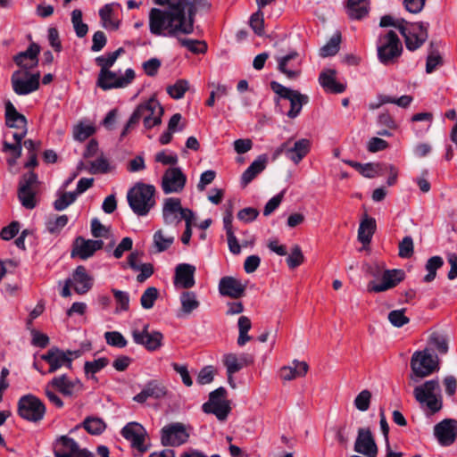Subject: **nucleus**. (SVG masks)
Masks as SVG:
<instances>
[{
	"label": "nucleus",
	"instance_id": "nucleus-1",
	"mask_svg": "<svg viewBox=\"0 0 457 457\" xmlns=\"http://www.w3.org/2000/svg\"><path fill=\"white\" fill-rule=\"evenodd\" d=\"M162 10L152 8L149 12V29L154 36H176L191 34L194 31V7L189 9V17L182 8Z\"/></svg>",
	"mask_w": 457,
	"mask_h": 457
},
{
	"label": "nucleus",
	"instance_id": "nucleus-2",
	"mask_svg": "<svg viewBox=\"0 0 457 457\" xmlns=\"http://www.w3.org/2000/svg\"><path fill=\"white\" fill-rule=\"evenodd\" d=\"M163 112L162 106L155 97H151L138 104L125 125L120 137H126L129 129L138 124L141 120L146 129L159 126L162 123Z\"/></svg>",
	"mask_w": 457,
	"mask_h": 457
},
{
	"label": "nucleus",
	"instance_id": "nucleus-3",
	"mask_svg": "<svg viewBox=\"0 0 457 457\" xmlns=\"http://www.w3.org/2000/svg\"><path fill=\"white\" fill-rule=\"evenodd\" d=\"M155 187L153 185L137 183L131 187L127 199L129 207L138 216H145L155 205Z\"/></svg>",
	"mask_w": 457,
	"mask_h": 457
},
{
	"label": "nucleus",
	"instance_id": "nucleus-4",
	"mask_svg": "<svg viewBox=\"0 0 457 457\" xmlns=\"http://www.w3.org/2000/svg\"><path fill=\"white\" fill-rule=\"evenodd\" d=\"M415 400L426 406L431 413L438 412L443 408L441 387L437 379H431L417 386L413 390Z\"/></svg>",
	"mask_w": 457,
	"mask_h": 457
},
{
	"label": "nucleus",
	"instance_id": "nucleus-5",
	"mask_svg": "<svg viewBox=\"0 0 457 457\" xmlns=\"http://www.w3.org/2000/svg\"><path fill=\"white\" fill-rule=\"evenodd\" d=\"M411 369L412 374L410 378L417 382L418 379L426 378L439 369L438 358L432 355L428 349L417 351L411 356Z\"/></svg>",
	"mask_w": 457,
	"mask_h": 457
},
{
	"label": "nucleus",
	"instance_id": "nucleus-6",
	"mask_svg": "<svg viewBox=\"0 0 457 457\" xmlns=\"http://www.w3.org/2000/svg\"><path fill=\"white\" fill-rule=\"evenodd\" d=\"M428 23L416 22L410 23L403 21L398 24V30L404 37L405 46L408 50L414 51L420 48L428 39Z\"/></svg>",
	"mask_w": 457,
	"mask_h": 457
},
{
	"label": "nucleus",
	"instance_id": "nucleus-7",
	"mask_svg": "<svg viewBox=\"0 0 457 457\" xmlns=\"http://www.w3.org/2000/svg\"><path fill=\"white\" fill-rule=\"evenodd\" d=\"M403 51L402 43L393 30L380 36L378 45V57L380 62L385 65L393 63L395 59L398 58Z\"/></svg>",
	"mask_w": 457,
	"mask_h": 457
},
{
	"label": "nucleus",
	"instance_id": "nucleus-8",
	"mask_svg": "<svg viewBox=\"0 0 457 457\" xmlns=\"http://www.w3.org/2000/svg\"><path fill=\"white\" fill-rule=\"evenodd\" d=\"M46 411L44 403L34 395H25L18 401L19 416L29 422L36 423L42 420Z\"/></svg>",
	"mask_w": 457,
	"mask_h": 457
},
{
	"label": "nucleus",
	"instance_id": "nucleus-9",
	"mask_svg": "<svg viewBox=\"0 0 457 457\" xmlns=\"http://www.w3.org/2000/svg\"><path fill=\"white\" fill-rule=\"evenodd\" d=\"M162 219L167 226H177L182 220L194 219V212L188 208H183L181 200L178 197H169L162 205Z\"/></svg>",
	"mask_w": 457,
	"mask_h": 457
},
{
	"label": "nucleus",
	"instance_id": "nucleus-10",
	"mask_svg": "<svg viewBox=\"0 0 457 457\" xmlns=\"http://www.w3.org/2000/svg\"><path fill=\"white\" fill-rule=\"evenodd\" d=\"M81 355V351H63L56 346L50 348L41 359L49 364L48 373H54L62 367L72 369L73 360Z\"/></svg>",
	"mask_w": 457,
	"mask_h": 457
},
{
	"label": "nucleus",
	"instance_id": "nucleus-11",
	"mask_svg": "<svg viewBox=\"0 0 457 457\" xmlns=\"http://www.w3.org/2000/svg\"><path fill=\"white\" fill-rule=\"evenodd\" d=\"M205 413H212L219 420H225L231 411L229 401L227 400V390L220 386L209 395L208 402L203 404Z\"/></svg>",
	"mask_w": 457,
	"mask_h": 457
},
{
	"label": "nucleus",
	"instance_id": "nucleus-12",
	"mask_svg": "<svg viewBox=\"0 0 457 457\" xmlns=\"http://www.w3.org/2000/svg\"><path fill=\"white\" fill-rule=\"evenodd\" d=\"M270 87L279 97L290 102V110L287 112V116L291 119L297 117L301 112L303 105L309 102V97L306 95H303L297 90L290 89L277 81H271Z\"/></svg>",
	"mask_w": 457,
	"mask_h": 457
},
{
	"label": "nucleus",
	"instance_id": "nucleus-13",
	"mask_svg": "<svg viewBox=\"0 0 457 457\" xmlns=\"http://www.w3.org/2000/svg\"><path fill=\"white\" fill-rule=\"evenodd\" d=\"M134 78L135 72L132 69H127L124 76H118L115 72L111 71L110 70L100 71L96 85L103 90L124 87L131 83Z\"/></svg>",
	"mask_w": 457,
	"mask_h": 457
},
{
	"label": "nucleus",
	"instance_id": "nucleus-14",
	"mask_svg": "<svg viewBox=\"0 0 457 457\" xmlns=\"http://www.w3.org/2000/svg\"><path fill=\"white\" fill-rule=\"evenodd\" d=\"M278 71L284 74L288 79L295 80L302 74V60L296 51L282 56H276Z\"/></svg>",
	"mask_w": 457,
	"mask_h": 457
},
{
	"label": "nucleus",
	"instance_id": "nucleus-15",
	"mask_svg": "<svg viewBox=\"0 0 457 457\" xmlns=\"http://www.w3.org/2000/svg\"><path fill=\"white\" fill-rule=\"evenodd\" d=\"M187 182V177L180 168H168L162 178V189L164 194L180 193Z\"/></svg>",
	"mask_w": 457,
	"mask_h": 457
},
{
	"label": "nucleus",
	"instance_id": "nucleus-16",
	"mask_svg": "<svg viewBox=\"0 0 457 457\" xmlns=\"http://www.w3.org/2000/svg\"><path fill=\"white\" fill-rule=\"evenodd\" d=\"M189 437L182 423H172L162 428L161 442L164 446H179L185 444Z\"/></svg>",
	"mask_w": 457,
	"mask_h": 457
},
{
	"label": "nucleus",
	"instance_id": "nucleus-17",
	"mask_svg": "<svg viewBox=\"0 0 457 457\" xmlns=\"http://www.w3.org/2000/svg\"><path fill=\"white\" fill-rule=\"evenodd\" d=\"M5 124L9 128L16 129L12 134L14 140H22L27 134V119L18 112L14 105L7 101L5 103Z\"/></svg>",
	"mask_w": 457,
	"mask_h": 457
},
{
	"label": "nucleus",
	"instance_id": "nucleus-18",
	"mask_svg": "<svg viewBox=\"0 0 457 457\" xmlns=\"http://www.w3.org/2000/svg\"><path fill=\"white\" fill-rule=\"evenodd\" d=\"M122 436L130 442L131 446L143 453L147 451L145 445L147 432L145 428L137 422H129L121 429Z\"/></svg>",
	"mask_w": 457,
	"mask_h": 457
},
{
	"label": "nucleus",
	"instance_id": "nucleus-19",
	"mask_svg": "<svg viewBox=\"0 0 457 457\" xmlns=\"http://www.w3.org/2000/svg\"><path fill=\"white\" fill-rule=\"evenodd\" d=\"M404 278V272L402 270H386L382 275V281L377 283L370 281L367 285V291L370 293H381L396 287Z\"/></svg>",
	"mask_w": 457,
	"mask_h": 457
},
{
	"label": "nucleus",
	"instance_id": "nucleus-20",
	"mask_svg": "<svg viewBox=\"0 0 457 457\" xmlns=\"http://www.w3.org/2000/svg\"><path fill=\"white\" fill-rule=\"evenodd\" d=\"M149 325L144 326L142 330L134 329L132 337L136 344L145 346L148 351H155L162 346L163 336L159 331H148Z\"/></svg>",
	"mask_w": 457,
	"mask_h": 457
},
{
	"label": "nucleus",
	"instance_id": "nucleus-21",
	"mask_svg": "<svg viewBox=\"0 0 457 457\" xmlns=\"http://www.w3.org/2000/svg\"><path fill=\"white\" fill-rule=\"evenodd\" d=\"M104 242L102 240L85 239L82 237H78L72 245L71 257H79L81 260H87L93 256L94 253L102 249Z\"/></svg>",
	"mask_w": 457,
	"mask_h": 457
},
{
	"label": "nucleus",
	"instance_id": "nucleus-22",
	"mask_svg": "<svg viewBox=\"0 0 457 457\" xmlns=\"http://www.w3.org/2000/svg\"><path fill=\"white\" fill-rule=\"evenodd\" d=\"M354 451L367 457H376L378 447L370 428H361L354 443Z\"/></svg>",
	"mask_w": 457,
	"mask_h": 457
},
{
	"label": "nucleus",
	"instance_id": "nucleus-23",
	"mask_svg": "<svg viewBox=\"0 0 457 457\" xmlns=\"http://www.w3.org/2000/svg\"><path fill=\"white\" fill-rule=\"evenodd\" d=\"M21 71H16L12 75V86L17 95H28L36 91L39 87V72L30 74L27 79L21 78Z\"/></svg>",
	"mask_w": 457,
	"mask_h": 457
},
{
	"label": "nucleus",
	"instance_id": "nucleus-24",
	"mask_svg": "<svg viewBox=\"0 0 457 457\" xmlns=\"http://www.w3.org/2000/svg\"><path fill=\"white\" fill-rule=\"evenodd\" d=\"M222 362L227 369L228 381L232 384V376L244 367L253 363V357L248 353H226L223 355Z\"/></svg>",
	"mask_w": 457,
	"mask_h": 457
},
{
	"label": "nucleus",
	"instance_id": "nucleus-25",
	"mask_svg": "<svg viewBox=\"0 0 457 457\" xmlns=\"http://www.w3.org/2000/svg\"><path fill=\"white\" fill-rule=\"evenodd\" d=\"M434 433L442 445H451L457 436V421L445 419L435 426Z\"/></svg>",
	"mask_w": 457,
	"mask_h": 457
},
{
	"label": "nucleus",
	"instance_id": "nucleus-26",
	"mask_svg": "<svg viewBox=\"0 0 457 457\" xmlns=\"http://www.w3.org/2000/svg\"><path fill=\"white\" fill-rule=\"evenodd\" d=\"M40 53V46L37 43H31L28 49L20 52L13 57L14 62L26 71L25 75L29 76L28 71L35 68L38 64V54Z\"/></svg>",
	"mask_w": 457,
	"mask_h": 457
},
{
	"label": "nucleus",
	"instance_id": "nucleus-27",
	"mask_svg": "<svg viewBox=\"0 0 457 457\" xmlns=\"http://www.w3.org/2000/svg\"><path fill=\"white\" fill-rule=\"evenodd\" d=\"M245 289L246 285L234 277H223L219 282V292L223 296L238 299L245 295Z\"/></svg>",
	"mask_w": 457,
	"mask_h": 457
},
{
	"label": "nucleus",
	"instance_id": "nucleus-28",
	"mask_svg": "<svg viewBox=\"0 0 457 457\" xmlns=\"http://www.w3.org/2000/svg\"><path fill=\"white\" fill-rule=\"evenodd\" d=\"M166 386L157 381L151 380L145 384L140 393L133 397V400L139 403H145L148 399L160 400L167 395Z\"/></svg>",
	"mask_w": 457,
	"mask_h": 457
},
{
	"label": "nucleus",
	"instance_id": "nucleus-29",
	"mask_svg": "<svg viewBox=\"0 0 457 457\" xmlns=\"http://www.w3.org/2000/svg\"><path fill=\"white\" fill-rule=\"evenodd\" d=\"M51 386L57 389L62 395L71 397L83 388V384L79 379H71L67 375L54 377L51 381Z\"/></svg>",
	"mask_w": 457,
	"mask_h": 457
},
{
	"label": "nucleus",
	"instance_id": "nucleus-30",
	"mask_svg": "<svg viewBox=\"0 0 457 457\" xmlns=\"http://www.w3.org/2000/svg\"><path fill=\"white\" fill-rule=\"evenodd\" d=\"M72 285L79 295L87 293L93 287V278L87 272L84 266H78L72 273Z\"/></svg>",
	"mask_w": 457,
	"mask_h": 457
},
{
	"label": "nucleus",
	"instance_id": "nucleus-31",
	"mask_svg": "<svg viewBox=\"0 0 457 457\" xmlns=\"http://www.w3.org/2000/svg\"><path fill=\"white\" fill-rule=\"evenodd\" d=\"M195 267L188 263H180L175 269L174 282L183 288H191L195 285Z\"/></svg>",
	"mask_w": 457,
	"mask_h": 457
},
{
	"label": "nucleus",
	"instance_id": "nucleus-32",
	"mask_svg": "<svg viewBox=\"0 0 457 457\" xmlns=\"http://www.w3.org/2000/svg\"><path fill=\"white\" fill-rule=\"evenodd\" d=\"M292 366H284L279 370L280 378L285 381H290L296 378L304 377L309 370V365L306 361H300L294 360Z\"/></svg>",
	"mask_w": 457,
	"mask_h": 457
},
{
	"label": "nucleus",
	"instance_id": "nucleus-33",
	"mask_svg": "<svg viewBox=\"0 0 457 457\" xmlns=\"http://www.w3.org/2000/svg\"><path fill=\"white\" fill-rule=\"evenodd\" d=\"M311 141L307 138H302L287 148V156L295 164H298L310 152Z\"/></svg>",
	"mask_w": 457,
	"mask_h": 457
},
{
	"label": "nucleus",
	"instance_id": "nucleus-34",
	"mask_svg": "<svg viewBox=\"0 0 457 457\" xmlns=\"http://www.w3.org/2000/svg\"><path fill=\"white\" fill-rule=\"evenodd\" d=\"M337 71L333 69H327L323 71L319 77L320 86L330 93H343L345 90V86L336 80Z\"/></svg>",
	"mask_w": 457,
	"mask_h": 457
},
{
	"label": "nucleus",
	"instance_id": "nucleus-35",
	"mask_svg": "<svg viewBox=\"0 0 457 457\" xmlns=\"http://www.w3.org/2000/svg\"><path fill=\"white\" fill-rule=\"evenodd\" d=\"M345 12L351 20H362L370 12V0H347Z\"/></svg>",
	"mask_w": 457,
	"mask_h": 457
},
{
	"label": "nucleus",
	"instance_id": "nucleus-36",
	"mask_svg": "<svg viewBox=\"0 0 457 457\" xmlns=\"http://www.w3.org/2000/svg\"><path fill=\"white\" fill-rule=\"evenodd\" d=\"M267 162L268 157L266 154L259 155L242 174L241 183L243 186L248 185L258 174L264 170Z\"/></svg>",
	"mask_w": 457,
	"mask_h": 457
},
{
	"label": "nucleus",
	"instance_id": "nucleus-37",
	"mask_svg": "<svg viewBox=\"0 0 457 457\" xmlns=\"http://www.w3.org/2000/svg\"><path fill=\"white\" fill-rule=\"evenodd\" d=\"M119 4H106L99 10V16L102 25L106 29L117 30L120 27V21L113 18V6Z\"/></svg>",
	"mask_w": 457,
	"mask_h": 457
},
{
	"label": "nucleus",
	"instance_id": "nucleus-38",
	"mask_svg": "<svg viewBox=\"0 0 457 457\" xmlns=\"http://www.w3.org/2000/svg\"><path fill=\"white\" fill-rule=\"evenodd\" d=\"M376 230V220L373 218H365L360 224L358 229V239L363 245L371 241Z\"/></svg>",
	"mask_w": 457,
	"mask_h": 457
},
{
	"label": "nucleus",
	"instance_id": "nucleus-39",
	"mask_svg": "<svg viewBox=\"0 0 457 457\" xmlns=\"http://www.w3.org/2000/svg\"><path fill=\"white\" fill-rule=\"evenodd\" d=\"M80 427H83L88 434L97 436L106 429L107 425L101 418L88 416L83 420Z\"/></svg>",
	"mask_w": 457,
	"mask_h": 457
},
{
	"label": "nucleus",
	"instance_id": "nucleus-40",
	"mask_svg": "<svg viewBox=\"0 0 457 457\" xmlns=\"http://www.w3.org/2000/svg\"><path fill=\"white\" fill-rule=\"evenodd\" d=\"M443 64V58L437 50V44L431 42L429 44L428 54L426 62V72L432 73L436 67Z\"/></svg>",
	"mask_w": 457,
	"mask_h": 457
},
{
	"label": "nucleus",
	"instance_id": "nucleus-41",
	"mask_svg": "<svg viewBox=\"0 0 457 457\" xmlns=\"http://www.w3.org/2000/svg\"><path fill=\"white\" fill-rule=\"evenodd\" d=\"M109 364L106 357H101L93 361H86L84 364V372L87 378L96 380L95 375Z\"/></svg>",
	"mask_w": 457,
	"mask_h": 457
},
{
	"label": "nucleus",
	"instance_id": "nucleus-42",
	"mask_svg": "<svg viewBox=\"0 0 457 457\" xmlns=\"http://www.w3.org/2000/svg\"><path fill=\"white\" fill-rule=\"evenodd\" d=\"M181 312L185 314H190L193 311L196 310L200 303L197 300L196 295L192 291L183 292L180 295Z\"/></svg>",
	"mask_w": 457,
	"mask_h": 457
},
{
	"label": "nucleus",
	"instance_id": "nucleus-43",
	"mask_svg": "<svg viewBox=\"0 0 457 457\" xmlns=\"http://www.w3.org/2000/svg\"><path fill=\"white\" fill-rule=\"evenodd\" d=\"M122 53H124V49L120 47L114 52H111L105 55L96 57L95 60L96 63L101 68L100 71H108Z\"/></svg>",
	"mask_w": 457,
	"mask_h": 457
},
{
	"label": "nucleus",
	"instance_id": "nucleus-44",
	"mask_svg": "<svg viewBox=\"0 0 457 457\" xmlns=\"http://www.w3.org/2000/svg\"><path fill=\"white\" fill-rule=\"evenodd\" d=\"M179 43L195 54H205L207 44L205 41L178 37Z\"/></svg>",
	"mask_w": 457,
	"mask_h": 457
},
{
	"label": "nucleus",
	"instance_id": "nucleus-45",
	"mask_svg": "<svg viewBox=\"0 0 457 457\" xmlns=\"http://www.w3.org/2000/svg\"><path fill=\"white\" fill-rule=\"evenodd\" d=\"M154 246L157 253L166 251L174 242L173 236H165L162 229L157 230L154 234Z\"/></svg>",
	"mask_w": 457,
	"mask_h": 457
},
{
	"label": "nucleus",
	"instance_id": "nucleus-46",
	"mask_svg": "<svg viewBox=\"0 0 457 457\" xmlns=\"http://www.w3.org/2000/svg\"><path fill=\"white\" fill-rule=\"evenodd\" d=\"M340 42L341 35L337 32L320 49V55L323 58L335 55L339 51Z\"/></svg>",
	"mask_w": 457,
	"mask_h": 457
},
{
	"label": "nucleus",
	"instance_id": "nucleus-47",
	"mask_svg": "<svg viewBox=\"0 0 457 457\" xmlns=\"http://www.w3.org/2000/svg\"><path fill=\"white\" fill-rule=\"evenodd\" d=\"M71 22L78 37H83L88 31V26L82 21V12L75 9L71 12Z\"/></svg>",
	"mask_w": 457,
	"mask_h": 457
},
{
	"label": "nucleus",
	"instance_id": "nucleus-48",
	"mask_svg": "<svg viewBox=\"0 0 457 457\" xmlns=\"http://www.w3.org/2000/svg\"><path fill=\"white\" fill-rule=\"evenodd\" d=\"M428 343L441 354H445L448 352V338L441 333H432L429 337Z\"/></svg>",
	"mask_w": 457,
	"mask_h": 457
},
{
	"label": "nucleus",
	"instance_id": "nucleus-49",
	"mask_svg": "<svg viewBox=\"0 0 457 457\" xmlns=\"http://www.w3.org/2000/svg\"><path fill=\"white\" fill-rule=\"evenodd\" d=\"M189 89V82L187 79H178L173 85L167 87V93L173 99H180Z\"/></svg>",
	"mask_w": 457,
	"mask_h": 457
},
{
	"label": "nucleus",
	"instance_id": "nucleus-50",
	"mask_svg": "<svg viewBox=\"0 0 457 457\" xmlns=\"http://www.w3.org/2000/svg\"><path fill=\"white\" fill-rule=\"evenodd\" d=\"M444 264V261L440 256H433L429 258L426 263L428 274L424 277L425 282H431L436 276V270Z\"/></svg>",
	"mask_w": 457,
	"mask_h": 457
},
{
	"label": "nucleus",
	"instance_id": "nucleus-51",
	"mask_svg": "<svg viewBox=\"0 0 457 457\" xmlns=\"http://www.w3.org/2000/svg\"><path fill=\"white\" fill-rule=\"evenodd\" d=\"M79 445L74 439L68 437L67 436H62L55 444L54 451L61 450L62 453H77L79 450Z\"/></svg>",
	"mask_w": 457,
	"mask_h": 457
},
{
	"label": "nucleus",
	"instance_id": "nucleus-52",
	"mask_svg": "<svg viewBox=\"0 0 457 457\" xmlns=\"http://www.w3.org/2000/svg\"><path fill=\"white\" fill-rule=\"evenodd\" d=\"M35 191H28L25 189V187H19L18 189V197L21 201L23 207L26 209L31 210L37 206V199H36Z\"/></svg>",
	"mask_w": 457,
	"mask_h": 457
},
{
	"label": "nucleus",
	"instance_id": "nucleus-53",
	"mask_svg": "<svg viewBox=\"0 0 457 457\" xmlns=\"http://www.w3.org/2000/svg\"><path fill=\"white\" fill-rule=\"evenodd\" d=\"M159 295L158 289L154 287H147L141 295L140 303L144 309H151L154 307L155 301Z\"/></svg>",
	"mask_w": 457,
	"mask_h": 457
},
{
	"label": "nucleus",
	"instance_id": "nucleus-54",
	"mask_svg": "<svg viewBox=\"0 0 457 457\" xmlns=\"http://www.w3.org/2000/svg\"><path fill=\"white\" fill-rule=\"evenodd\" d=\"M76 198L77 194H74V192L62 193L54 202V208L55 211H62L74 203Z\"/></svg>",
	"mask_w": 457,
	"mask_h": 457
},
{
	"label": "nucleus",
	"instance_id": "nucleus-55",
	"mask_svg": "<svg viewBox=\"0 0 457 457\" xmlns=\"http://www.w3.org/2000/svg\"><path fill=\"white\" fill-rule=\"evenodd\" d=\"M68 220L66 214L56 216L46 222V228L51 234H57L67 225Z\"/></svg>",
	"mask_w": 457,
	"mask_h": 457
},
{
	"label": "nucleus",
	"instance_id": "nucleus-56",
	"mask_svg": "<svg viewBox=\"0 0 457 457\" xmlns=\"http://www.w3.org/2000/svg\"><path fill=\"white\" fill-rule=\"evenodd\" d=\"M405 309L394 310L388 313V320L396 328H401L410 322V319L405 316Z\"/></svg>",
	"mask_w": 457,
	"mask_h": 457
},
{
	"label": "nucleus",
	"instance_id": "nucleus-57",
	"mask_svg": "<svg viewBox=\"0 0 457 457\" xmlns=\"http://www.w3.org/2000/svg\"><path fill=\"white\" fill-rule=\"evenodd\" d=\"M249 25L255 34L262 36L264 33V19L263 13L261 10H258L253 13L250 17Z\"/></svg>",
	"mask_w": 457,
	"mask_h": 457
},
{
	"label": "nucleus",
	"instance_id": "nucleus-58",
	"mask_svg": "<svg viewBox=\"0 0 457 457\" xmlns=\"http://www.w3.org/2000/svg\"><path fill=\"white\" fill-rule=\"evenodd\" d=\"M112 292L113 294L116 303L118 304V307L116 309L117 312H127L129 309V293L115 288H112Z\"/></svg>",
	"mask_w": 457,
	"mask_h": 457
},
{
	"label": "nucleus",
	"instance_id": "nucleus-59",
	"mask_svg": "<svg viewBox=\"0 0 457 457\" xmlns=\"http://www.w3.org/2000/svg\"><path fill=\"white\" fill-rule=\"evenodd\" d=\"M304 262V256L298 245L293 246L291 253L287 258V263L290 269H295Z\"/></svg>",
	"mask_w": 457,
	"mask_h": 457
},
{
	"label": "nucleus",
	"instance_id": "nucleus-60",
	"mask_svg": "<svg viewBox=\"0 0 457 457\" xmlns=\"http://www.w3.org/2000/svg\"><path fill=\"white\" fill-rule=\"evenodd\" d=\"M104 338L109 345L123 348L128 342L121 333L118 331H108L104 333Z\"/></svg>",
	"mask_w": 457,
	"mask_h": 457
},
{
	"label": "nucleus",
	"instance_id": "nucleus-61",
	"mask_svg": "<svg viewBox=\"0 0 457 457\" xmlns=\"http://www.w3.org/2000/svg\"><path fill=\"white\" fill-rule=\"evenodd\" d=\"M384 166L380 163H365L361 169V174L366 178H375L384 174Z\"/></svg>",
	"mask_w": 457,
	"mask_h": 457
},
{
	"label": "nucleus",
	"instance_id": "nucleus-62",
	"mask_svg": "<svg viewBox=\"0 0 457 457\" xmlns=\"http://www.w3.org/2000/svg\"><path fill=\"white\" fill-rule=\"evenodd\" d=\"M371 400V393L365 389L360 392L354 399V406L361 411L369 410Z\"/></svg>",
	"mask_w": 457,
	"mask_h": 457
},
{
	"label": "nucleus",
	"instance_id": "nucleus-63",
	"mask_svg": "<svg viewBox=\"0 0 457 457\" xmlns=\"http://www.w3.org/2000/svg\"><path fill=\"white\" fill-rule=\"evenodd\" d=\"M95 133V128L91 125H84L82 123L75 126L73 129V137L78 141H84Z\"/></svg>",
	"mask_w": 457,
	"mask_h": 457
},
{
	"label": "nucleus",
	"instance_id": "nucleus-64",
	"mask_svg": "<svg viewBox=\"0 0 457 457\" xmlns=\"http://www.w3.org/2000/svg\"><path fill=\"white\" fill-rule=\"evenodd\" d=\"M25 187V189L28 191H37L38 181L37 176L36 173L30 171L27 174H24L20 181L19 187Z\"/></svg>",
	"mask_w": 457,
	"mask_h": 457
}]
</instances>
